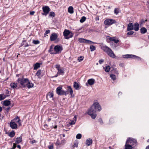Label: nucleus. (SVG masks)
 Wrapping results in <instances>:
<instances>
[{
  "instance_id": "f257e3e1",
  "label": "nucleus",
  "mask_w": 149,
  "mask_h": 149,
  "mask_svg": "<svg viewBox=\"0 0 149 149\" xmlns=\"http://www.w3.org/2000/svg\"><path fill=\"white\" fill-rule=\"evenodd\" d=\"M101 109V107L99 103L98 102H95L88 109L87 113L91 116L92 118L95 119L97 116L96 111H100Z\"/></svg>"
},
{
  "instance_id": "f03ea898",
  "label": "nucleus",
  "mask_w": 149,
  "mask_h": 149,
  "mask_svg": "<svg viewBox=\"0 0 149 149\" xmlns=\"http://www.w3.org/2000/svg\"><path fill=\"white\" fill-rule=\"evenodd\" d=\"M67 87L68 88V91L65 92L64 91L62 90V87L60 86L56 88V93L59 95H66L68 93V92L69 91L71 95V96H72L73 93V90L71 86H68Z\"/></svg>"
},
{
  "instance_id": "7ed1b4c3",
  "label": "nucleus",
  "mask_w": 149,
  "mask_h": 149,
  "mask_svg": "<svg viewBox=\"0 0 149 149\" xmlns=\"http://www.w3.org/2000/svg\"><path fill=\"white\" fill-rule=\"evenodd\" d=\"M100 46L101 49L105 52L109 56L113 58H116L115 55L110 48L102 44Z\"/></svg>"
},
{
  "instance_id": "20e7f679",
  "label": "nucleus",
  "mask_w": 149,
  "mask_h": 149,
  "mask_svg": "<svg viewBox=\"0 0 149 149\" xmlns=\"http://www.w3.org/2000/svg\"><path fill=\"white\" fill-rule=\"evenodd\" d=\"M52 48H50L49 50L50 54H56L61 53L62 50L63 49L61 46L59 45H57L54 47V51H53V50H52Z\"/></svg>"
},
{
  "instance_id": "39448f33",
  "label": "nucleus",
  "mask_w": 149,
  "mask_h": 149,
  "mask_svg": "<svg viewBox=\"0 0 149 149\" xmlns=\"http://www.w3.org/2000/svg\"><path fill=\"white\" fill-rule=\"evenodd\" d=\"M63 35L65 39H68L73 36L72 33L69 30L65 29L63 32Z\"/></svg>"
},
{
  "instance_id": "423d86ee",
  "label": "nucleus",
  "mask_w": 149,
  "mask_h": 149,
  "mask_svg": "<svg viewBox=\"0 0 149 149\" xmlns=\"http://www.w3.org/2000/svg\"><path fill=\"white\" fill-rule=\"evenodd\" d=\"M17 81L22 86L25 87L26 86V84L29 81V79L27 78H19Z\"/></svg>"
},
{
  "instance_id": "0eeeda50",
  "label": "nucleus",
  "mask_w": 149,
  "mask_h": 149,
  "mask_svg": "<svg viewBox=\"0 0 149 149\" xmlns=\"http://www.w3.org/2000/svg\"><path fill=\"white\" fill-rule=\"evenodd\" d=\"M133 140L130 139L127 140L125 145V149H132L133 147L132 146V143Z\"/></svg>"
},
{
  "instance_id": "6e6552de",
  "label": "nucleus",
  "mask_w": 149,
  "mask_h": 149,
  "mask_svg": "<svg viewBox=\"0 0 149 149\" xmlns=\"http://www.w3.org/2000/svg\"><path fill=\"white\" fill-rule=\"evenodd\" d=\"M116 23V21L114 19H107L104 22L105 25L110 26L113 24Z\"/></svg>"
},
{
  "instance_id": "1a4fd4ad",
  "label": "nucleus",
  "mask_w": 149,
  "mask_h": 149,
  "mask_svg": "<svg viewBox=\"0 0 149 149\" xmlns=\"http://www.w3.org/2000/svg\"><path fill=\"white\" fill-rule=\"evenodd\" d=\"M18 118H14L10 122L9 125L10 127L12 129H17V125L16 123H15V120Z\"/></svg>"
},
{
  "instance_id": "9d476101",
  "label": "nucleus",
  "mask_w": 149,
  "mask_h": 149,
  "mask_svg": "<svg viewBox=\"0 0 149 149\" xmlns=\"http://www.w3.org/2000/svg\"><path fill=\"white\" fill-rule=\"evenodd\" d=\"M42 9L44 13H42V15L45 16H46L50 11V8L47 6H43Z\"/></svg>"
},
{
  "instance_id": "9b49d317",
  "label": "nucleus",
  "mask_w": 149,
  "mask_h": 149,
  "mask_svg": "<svg viewBox=\"0 0 149 149\" xmlns=\"http://www.w3.org/2000/svg\"><path fill=\"white\" fill-rule=\"evenodd\" d=\"M107 40H108V42H110L111 41H113L115 43H117L119 42V40L116 37H108Z\"/></svg>"
},
{
  "instance_id": "f8f14e48",
  "label": "nucleus",
  "mask_w": 149,
  "mask_h": 149,
  "mask_svg": "<svg viewBox=\"0 0 149 149\" xmlns=\"http://www.w3.org/2000/svg\"><path fill=\"white\" fill-rule=\"evenodd\" d=\"M57 37L58 35L56 33H52L50 37V40L51 41H54L57 39Z\"/></svg>"
},
{
  "instance_id": "ddd939ff",
  "label": "nucleus",
  "mask_w": 149,
  "mask_h": 149,
  "mask_svg": "<svg viewBox=\"0 0 149 149\" xmlns=\"http://www.w3.org/2000/svg\"><path fill=\"white\" fill-rule=\"evenodd\" d=\"M138 57L135 55L130 54H126L123 55V58H136Z\"/></svg>"
},
{
  "instance_id": "4468645a",
  "label": "nucleus",
  "mask_w": 149,
  "mask_h": 149,
  "mask_svg": "<svg viewBox=\"0 0 149 149\" xmlns=\"http://www.w3.org/2000/svg\"><path fill=\"white\" fill-rule=\"evenodd\" d=\"M134 26L132 23H130L127 25V30L130 31L134 29Z\"/></svg>"
},
{
  "instance_id": "2eb2a0df",
  "label": "nucleus",
  "mask_w": 149,
  "mask_h": 149,
  "mask_svg": "<svg viewBox=\"0 0 149 149\" xmlns=\"http://www.w3.org/2000/svg\"><path fill=\"white\" fill-rule=\"evenodd\" d=\"M33 86V84L29 81H29L27 82V83L26 84V86L28 88H32Z\"/></svg>"
},
{
  "instance_id": "dca6fc26",
  "label": "nucleus",
  "mask_w": 149,
  "mask_h": 149,
  "mask_svg": "<svg viewBox=\"0 0 149 149\" xmlns=\"http://www.w3.org/2000/svg\"><path fill=\"white\" fill-rule=\"evenodd\" d=\"M95 81V80L94 79H88V83L89 85H92L94 84Z\"/></svg>"
},
{
  "instance_id": "f3484780",
  "label": "nucleus",
  "mask_w": 149,
  "mask_h": 149,
  "mask_svg": "<svg viewBox=\"0 0 149 149\" xmlns=\"http://www.w3.org/2000/svg\"><path fill=\"white\" fill-rule=\"evenodd\" d=\"M41 64V63H36L34 65L33 69L34 70H36L38 68H39L40 67V65Z\"/></svg>"
},
{
  "instance_id": "a211bd4d",
  "label": "nucleus",
  "mask_w": 149,
  "mask_h": 149,
  "mask_svg": "<svg viewBox=\"0 0 149 149\" xmlns=\"http://www.w3.org/2000/svg\"><path fill=\"white\" fill-rule=\"evenodd\" d=\"M92 143V139L90 138H89L86 141V144L87 146H89Z\"/></svg>"
},
{
  "instance_id": "6ab92c4d",
  "label": "nucleus",
  "mask_w": 149,
  "mask_h": 149,
  "mask_svg": "<svg viewBox=\"0 0 149 149\" xmlns=\"http://www.w3.org/2000/svg\"><path fill=\"white\" fill-rule=\"evenodd\" d=\"M65 141L64 140H62L61 141V142L60 143L59 140L58 139L56 143V145L57 146L62 145L63 144V143L65 142Z\"/></svg>"
},
{
  "instance_id": "aec40b11",
  "label": "nucleus",
  "mask_w": 149,
  "mask_h": 149,
  "mask_svg": "<svg viewBox=\"0 0 149 149\" xmlns=\"http://www.w3.org/2000/svg\"><path fill=\"white\" fill-rule=\"evenodd\" d=\"M134 30L137 31L139 30V24L137 22L135 23L134 24Z\"/></svg>"
},
{
  "instance_id": "412c9836",
  "label": "nucleus",
  "mask_w": 149,
  "mask_h": 149,
  "mask_svg": "<svg viewBox=\"0 0 149 149\" xmlns=\"http://www.w3.org/2000/svg\"><path fill=\"white\" fill-rule=\"evenodd\" d=\"M73 87L76 90L79 89V86L78 83L76 82H74Z\"/></svg>"
},
{
  "instance_id": "4be33fe9",
  "label": "nucleus",
  "mask_w": 149,
  "mask_h": 149,
  "mask_svg": "<svg viewBox=\"0 0 149 149\" xmlns=\"http://www.w3.org/2000/svg\"><path fill=\"white\" fill-rule=\"evenodd\" d=\"M22 141V137L20 136L19 137H17L16 139L15 143H19Z\"/></svg>"
},
{
  "instance_id": "5701e85b",
  "label": "nucleus",
  "mask_w": 149,
  "mask_h": 149,
  "mask_svg": "<svg viewBox=\"0 0 149 149\" xmlns=\"http://www.w3.org/2000/svg\"><path fill=\"white\" fill-rule=\"evenodd\" d=\"M147 31V30L146 29L145 27H143L140 29V31L141 33H145Z\"/></svg>"
},
{
  "instance_id": "b1692460",
  "label": "nucleus",
  "mask_w": 149,
  "mask_h": 149,
  "mask_svg": "<svg viewBox=\"0 0 149 149\" xmlns=\"http://www.w3.org/2000/svg\"><path fill=\"white\" fill-rule=\"evenodd\" d=\"M111 71L112 73L115 74L117 76L118 75L119 73L118 72V71L117 70V68H113Z\"/></svg>"
},
{
  "instance_id": "393cba45",
  "label": "nucleus",
  "mask_w": 149,
  "mask_h": 149,
  "mask_svg": "<svg viewBox=\"0 0 149 149\" xmlns=\"http://www.w3.org/2000/svg\"><path fill=\"white\" fill-rule=\"evenodd\" d=\"M10 104V102L9 100H6L3 102V105L5 106H8Z\"/></svg>"
},
{
  "instance_id": "a878e982",
  "label": "nucleus",
  "mask_w": 149,
  "mask_h": 149,
  "mask_svg": "<svg viewBox=\"0 0 149 149\" xmlns=\"http://www.w3.org/2000/svg\"><path fill=\"white\" fill-rule=\"evenodd\" d=\"M68 12L70 14H72L73 13V8L72 6L69 7L68 10Z\"/></svg>"
},
{
  "instance_id": "bb28decb",
  "label": "nucleus",
  "mask_w": 149,
  "mask_h": 149,
  "mask_svg": "<svg viewBox=\"0 0 149 149\" xmlns=\"http://www.w3.org/2000/svg\"><path fill=\"white\" fill-rule=\"evenodd\" d=\"M76 117L75 116L73 118L74 120H71V122L69 123L71 125L74 124L76 122Z\"/></svg>"
},
{
  "instance_id": "cd10ccee",
  "label": "nucleus",
  "mask_w": 149,
  "mask_h": 149,
  "mask_svg": "<svg viewBox=\"0 0 149 149\" xmlns=\"http://www.w3.org/2000/svg\"><path fill=\"white\" fill-rule=\"evenodd\" d=\"M10 86L12 88L15 89L17 88V84L16 83H12L10 84Z\"/></svg>"
},
{
  "instance_id": "c85d7f7f",
  "label": "nucleus",
  "mask_w": 149,
  "mask_h": 149,
  "mask_svg": "<svg viewBox=\"0 0 149 149\" xmlns=\"http://www.w3.org/2000/svg\"><path fill=\"white\" fill-rule=\"evenodd\" d=\"M64 71L62 69H60L58 70V72L57 73V74L59 75L62 74L63 75L64 74Z\"/></svg>"
},
{
  "instance_id": "c756f323",
  "label": "nucleus",
  "mask_w": 149,
  "mask_h": 149,
  "mask_svg": "<svg viewBox=\"0 0 149 149\" xmlns=\"http://www.w3.org/2000/svg\"><path fill=\"white\" fill-rule=\"evenodd\" d=\"M15 133L14 131H12L8 134V136L11 137H13L15 135Z\"/></svg>"
},
{
  "instance_id": "7c9ffc66",
  "label": "nucleus",
  "mask_w": 149,
  "mask_h": 149,
  "mask_svg": "<svg viewBox=\"0 0 149 149\" xmlns=\"http://www.w3.org/2000/svg\"><path fill=\"white\" fill-rule=\"evenodd\" d=\"M18 118V119H17L15 120V123H18L19 124V125H21V123L20 122L21 120L19 119V117H18L17 116V117H16L15 118Z\"/></svg>"
},
{
  "instance_id": "2f4dec72",
  "label": "nucleus",
  "mask_w": 149,
  "mask_h": 149,
  "mask_svg": "<svg viewBox=\"0 0 149 149\" xmlns=\"http://www.w3.org/2000/svg\"><path fill=\"white\" fill-rule=\"evenodd\" d=\"M8 96L4 95V94H0V101L4 100L7 96Z\"/></svg>"
},
{
  "instance_id": "473e14b6",
  "label": "nucleus",
  "mask_w": 149,
  "mask_h": 149,
  "mask_svg": "<svg viewBox=\"0 0 149 149\" xmlns=\"http://www.w3.org/2000/svg\"><path fill=\"white\" fill-rule=\"evenodd\" d=\"M53 93L52 92H49L47 94V97H49V98H52L53 97Z\"/></svg>"
},
{
  "instance_id": "72a5a7b5",
  "label": "nucleus",
  "mask_w": 149,
  "mask_h": 149,
  "mask_svg": "<svg viewBox=\"0 0 149 149\" xmlns=\"http://www.w3.org/2000/svg\"><path fill=\"white\" fill-rule=\"evenodd\" d=\"M110 67L109 65H108L107 66H106L105 70L107 72H109L110 71Z\"/></svg>"
},
{
  "instance_id": "f704fd0d",
  "label": "nucleus",
  "mask_w": 149,
  "mask_h": 149,
  "mask_svg": "<svg viewBox=\"0 0 149 149\" xmlns=\"http://www.w3.org/2000/svg\"><path fill=\"white\" fill-rule=\"evenodd\" d=\"M110 77L111 78V79L113 80H115L116 79V76L113 74H111Z\"/></svg>"
},
{
  "instance_id": "c9c22d12",
  "label": "nucleus",
  "mask_w": 149,
  "mask_h": 149,
  "mask_svg": "<svg viewBox=\"0 0 149 149\" xmlns=\"http://www.w3.org/2000/svg\"><path fill=\"white\" fill-rule=\"evenodd\" d=\"M90 49L91 52L95 50L96 48L94 46L92 45L90 46Z\"/></svg>"
},
{
  "instance_id": "e433bc0d",
  "label": "nucleus",
  "mask_w": 149,
  "mask_h": 149,
  "mask_svg": "<svg viewBox=\"0 0 149 149\" xmlns=\"http://www.w3.org/2000/svg\"><path fill=\"white\" fill-rule=\"evenodd\" d=\"M85 43H88V44H91V43H93L94 44H96V43L93 42L90 40H86L85 41Z\"/></svg>"
},
{
  "instance_id": "4c0bfd02",
  "label": "nucleus",
  "mask_w": 149,
  "mask_h": 149,
  "mask_svg": "<svg viewBox=\"0 0 149 149\" xmlns=\"http://www.w3.org/2000/svg\"><path fill=\"white\" fill-rule=\"evenodd\" d=\"M86 17L84 16H83L82 17L81 19H80V22L81 23H83L84 22L86 19Z\"/></svg>"
},
{
  "instance_id": "58836bf2",
  "label": "nucleus",
  "mask_w": 149,
  "mask_h": 149,
  "mask_svg": "<svg viewBox=\"0 0 149 149\" xmlns=\"http://www.w3.org/2000/svg\"><path fill=\"white\" fill-rule=\"evenodd\" d=\"M41 70H39L36 73V75L37 76L39 77L41 75Z\"/></svg>"
},
{
  "instance_id": "ea45409f",
  "label": "nucleus",
  "mask_w": 149,
  "mask_h": 149,
  "mask_svg": "<svg viewBox=\"0 0 149 149\" xmlns=\"http://www.w3.org/2000/svg\"><path fill=\"white\" fill-rule=\"evenodd\" d=\"M49 16L51 17H54L55 16V14L54 12H50L49 14Z\"/></svg>"
},
{
  "instance_id": "a19ab883",
  "label": "nucleus",
  "mask_w": 149,
  "mask_h": 149,
  "mask_svg": "<svg viewBox=\"0 0 149 149\" xmlns=\"http://www.w3.org/2000/svg\"><path fill=\"white\" fill-rule=\"evenodd\" d=\"M84 58V56H80V57H78L77 59V60L79 62H80L83 60Z\"/></svg>"
},
{
  "instance_id": "79ce46f5",
  "label": "nucleus",
  "mask_w": 149,
  "mask_h": 149,
  "mask_svg": "<svg viewBox=\"0 0 149 149\" xmlns=\"http://www.w3.org/2000/svg\"><path fill=\"white\" fill-rule=\"evenodd\" d=\"M86 40V39L83 38H79V42H85V41Z\"/></svg>"
},
{
  "instance_id": "37998d69",
  "label": "nucleus",
  "mask_w": 149,
  "mask_h": 149,
  "mask_svg": "<svg viewBox=\"0 0 149 149\" xmlns=\"http://www.w3.org/2000/svg\"><path fill=\"white\" fill-rule=\"evenodd\" d=\"M81 137V135L80 134H77L76 136V138L77 139H80Z\"/></svg>"
},
{
  "instance_id": "c03bdc74",
  "label": "nucleus",
  "mask_w": 149,
  "mask_h": 149,
  "mask_svg": "<svg viewBox=\"0 0 149 149\" xmlns=\"http://www.w3.org/2000/svg\"><path fill=\"white\" fill-rule=\"evenodd\" d=\"M78 142L77 141H76L75 142H74V145L73 146V147H77L78 146Z\"/></svg>"
},
{
  "instance_id": "a18cd8bd",
  "label": "nucleus",
  "mask_w": 149,
  "mask_h": 149,
  "mask_svg": "<svg viewBox=\"0 0 149 149\" xmlns=\"http://www.w3.org/2000/svg\"><path fill=\"white\" fill-rule=\"evenodd\" d=\"M134 32L133 31H130L128 32L127 33V36L132 35L133 34Z\"/></svg>"
},
{
  "instance_id": "49530a36",
  "label": "nucleus",
  "mask_w": 149,
  "mask_h": 149,
  "mask_svg": "<svg viewBox=\"0 0 149 149\" xmlns=\"http://www.w3.org/2000/svg\"><path fill=\"white\" fill-rule=\"evenodd\" d=\"M33 42L34 44L36 45L39 44V41L38 40H33Z\"/></svg>"
},
{
  "instance_id": "de8ad7c7",
  "label": "nucleus",
  "mask_w": 149,
  "mask_h": 149,
  "mask_svg": "<svg viewBox=\"0 0 149 149\" xmlns=\"http://www.w3.org/2000/svg\"><path fill=\"white\" fill-rule=\"evenodd\" d=\"M119 10L118 8H115L114 10V13L116 14H117L119 13Z\"/></svg>"
},
{
  "instance_id": "09e8293b",
  "label": "nucleus",
  "mask_w": 149,
  "mask_h": 149,
  "mask_svg": "<svg viewBox=\"0 0 149 149\" xmlns=\"http://www.w3.org/2000/svg\"><path fill=\"white\" fill-rule=\"evenodd\" d=\"M60 65L57 64L56 65V68L58 70L60 69Z\"/></svg>"
},
{
  "instance_id": "8fccbe9b",
  "label": "nucleus",
  "mask_w": 149,
  "mask_h": 149,
  "mask_svg": "<svg viewBox=\"0 0 149 149\" xmlns=\"http://www.w3.org/2000/svg\"><path fill=\"white\" fill-rule=\"evenodd\" d=\"M50 32V30H47L45 33H44V34L45 35H46V34H47L48 33H49Z\"/></svg>"
},
{
  "instance_id": "3c124183",
  "label": "nucleus",
  "mask_w": 149,
  "mask_h": 149,
  "mask_svg": "<svg viewBox=\"0 0 149 149\" xmlns=\"http://www.w3.org/2000/svg\"><path fill=\"white\" fill-rule=\"evenodd\" d=\"M16 143H14L13 144V148H12V149H15L16 147Z\"/></svg>"
},
{
  "instance_id": "603ef678",
  "label": "nucleus",
  "mask_w": 149,
  "mask_h": 149,
  "mask_svg": "<svg viewBox=\"0 0 149 149\" xmlns=\"http://www.w3.org/2000/svg\"><path fill=\"white\" fill-rule=\"evenodd\" d=\"M53 145H51L48 146V148L49 149H53Z\"/></svg>"
},
{
  "instance_id": "864d4df0",
  "label": "nucleus",
  "mask_w": 149,
  "mask_h": 149,
  "mask_svg": "<svg viewBox=\"0 0 149 149\" xmlns=\"http://www.w3.org/2000/svg\"><path fill=\"white\" fill-rule=\"evenodd\" d=\"M104 61V60L103 59H101L99 61V62L100 64H101L103 63Z\"/></svg>"
},
{
  "instance_id": "5fc2aeb1",
  "label": "nucleus",
  "mask_w": 149,
  "mask_h": 149,
  "mask_svg": "<svg viewBox=\"0 0 149 149\" xmlns=\"http://www.w3.org/2000/svg\"><path fill=\"white\" fill-rule=\"evenodd\" d=\"M35 13L34 11H31L30 12V15H33Z\"/></svg>"
},
{
  "instance_id": "6e6d98bb",
  "label": "nucleus",
  "mask_w": 149,
  "mask_h": 149,
  "mask_svg": "<svg viewBox=\"0 0 149 149\" xmlns=\"http://www.w3.org/2000/svg\"><path fill=\"white\" fill-rule=\"evenodd\" d=\"M116 67V65L114 64H113V65H112L111 66V68H112L113 69V68H115Z\"/></svg>"
},
{
  "instance_id": "4d7b16f0",
  "label": "nucleus",
  "mask_w": 149,
  "mask_h": 149,
  "mask_svg": "<svg viewBox=\"0 0 149 149\" xmlns=\"http://www.w3.org/2000/svg\"><path fill=\"white\" fill-rule=\"evenodd\" d=\"M10 109V107H8L7 108H6V111L8 112V111H9V110Z\"/></svg>"
},
{
  "instance_id": "13d9d810",
  "label": "nucleus",
  "mask_w": 149,
  "mask_h": 149,
  "mask_svg": "<svg viewBox=\"0 0 149 149\" xmlns=\"http://www.w3.org/2000/svg\"><path fill=\"white\" fill-rule=\"evenodd\" d=\"M31 142L32 144H33V143H36V141L35 140H33L31 141Z\"/></svg>"
},
{
  "instance_id": "bf43d9fd",
  "label": "nucleus",
  "mask_w": 149,
  "mask_h": 149,
  "mask_svg": "<svg viewBox=\"0 0 149 149\" xmlns=\"http://www.w3.org/2000/svg\"><path fill=\"white\" fill-rule=\"evenodd\" d=\"M119 65L120 66H123L124 65V64L123 63H121Z\"/></svg>"
},
{
  "instance_id": "052dcab7",
  "label": "nucleus",
  "mask_w": 149,
  "mask_h": 149,
  "mask_svg": "<svg viewBox=\"0 0 149 149\" xmlns=\"http://www.w3.org/2000/svg\"><path fill=\"white\" fill-rule=\"evenodd\" d=\"M17 148H19V149H21V146H20V145H17Z\"/></svg>"
},
{
  "instance_id": "680f3d73",
  "label": "nucleus",
  "mask_w": 149,
  "mask_h": 149,
  "mask_svg": "<svg viewBox=\"0 0 149 149\" xmlns=\"http://www.w3.org/2000/svg\"><path fill=\"white\" fill-rule=\"evenodd\" d=\"M2 107H0V112H1L2 111Z\"/></svg>"
},
{
  "instance_id": "e2e57ef3",
  "label": "nucleus",
  "mask_w": 149,
  "mask_h": 149,
  "mask_svg": "<svg viewBox=\"0 0 149 149\" xmlns=\"http://www.w3.org/2000/svg\"><path fill=\"white\" fill-rule=\"evenodd\" d=\"M146 149H149V145L146 147Z\"/></svg>"
},
{
  "instance_id": "0e129e2a",
  "label": "nucleus",
  "mask_w": 149,
  "mask_h": 149,
  "mask_svg": "<svg viewBox=\"0 0 149 149\" xmlns=\"http://www.w3.org/2000/svg\"><path fill=\"white\" fill-rule=\"evenodd\" d=\"M29 46V45L28 44H27L26 45H25L24 46V47H26Z\"/></svg>"
},
{
  "instance_id": "69168bd1",
  "label": "nucleus",
  "mask_w": 149,
  "mask_h": 149,
  "mask_svg": "<svg viewBox=\"0 0 149 149\" xmlns=\"http://www.w3.org/2000/svg\"><path fill=\"white\" fill-rule=\"evenodd\" d=\"M51 120V119L50 118H48V122H49L50 121V120Z\"/></svg>"
},
{
  "instance_id": "338daca9",
  "label": "nucleus",
  "mask_w": 149,
  "mask_h": 149,
  "mask_svg": "<svg viewBox=\"0 0 149 149\" xmlns=\"http://www.w3.org/2000/svg\"><path fill=\"white\" fill-rule=\"evenodd\" d=\"M57 128V125H55L54 127V129H56Z\"/></svg>"
},
{
  "instance_id": "774afa93",
  "label": "nucleus",
  "mask_w": 149,
  "mask_h": 149,
  "mask_svg": "<svg viewBox=\"0 0 149 149\" xmlns=\"http://www.w3.org/2000/svg\"><path fill=\"white\" fill-rule=\"evenodd\" d=\"M110 120V122L111 123L113 121V120L112 119H111Z\"/></svg>"
}]
</instances>
